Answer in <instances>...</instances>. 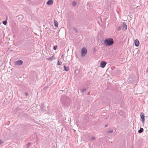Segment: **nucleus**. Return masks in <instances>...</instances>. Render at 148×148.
I'll return each instance as SVG.
<instances>
[{"mask_svg": "<svg viewBox=\"0 0 148 148\" xmlns=\"http://www.w3.org/2000/svg\"><path fill=\"white\" fill-rule=\"evenodd\" d=\"M60 103L64 107L69 106L71 103L70 99L65 95L62 96L60 98Z\"/></svg>", "mask_w": 148, "mask_h": 148, "instance_id": "f257e3e1", "label": "nucleus"}, {"mask_svg": "<svg viewBox=\"0 0 148 148\" xmlns=\"http://www.w3.org/2000/svg\"><path fill=\"white\" fill-rule=\"evenodd\" d=\"M114 42V40L112 38H107L104 40V43L106 46H111Z\"/></svg>", "mask_w": 148, "mask_h": 148, "instance_id": "f03ea898", "label": "nucleus"}, {"mask_svg": "<svg viewBox=\"0 0 148 148\" xmlns=\"http://www.w3.org/2000/svg\"><path fill=\"white\" fill-rule=\"evenodd\" d=\"M87 52L86 49L85 47H84L82 49L81 53L82 56H84Z\"/></svg>", "mask_w": 148, "mask_h": 148, "instance_id": "7ed1b4c3", "label": "nucleus"}, {"mask_svg": "<svg viewBox=\"0 0 148 148\" xmlns=\"http://www.w3.org/2000/svg\"><path fill=\"white\" fill-rule=\"evenodd\" d=\"M140 116L141 118V121L143 124H144L145 118L144 117V114L143 112H141L140 114Z\"/></svg>", "mask_w": 148, "mask_h": 148, "instance_id": "20e7f679", "label": "nucleus"}, {"mask_svg": "<svg viewBox=\"0 0 148 148\" xmlns=\"http://www.w3.org/2000/svg\"><path fill=\"white\" fill-rule=\"evenodd\" d=\"M23 63V62L21 60H18L16 61H15L14 62V64L15 65L19 66L21 64Z\"/></svg>", "mask_w": 148, "mask_h": 148, "instance_id": "39448f33", "label": "nucleus"}, {"mask_svg": "<svg viewBox=\"0 0 148 148\" xmlns=\"http://www.w3.org/2000/svg\"><path fill=\"white\" fill-rule=\"evenodd\" d=\"M123 27V29L124 30L126 31L127 29V25L125 22H123L121 25Z\"/></svg>", "mask_w": 148, "mask_h": 148, "instance_id": "423d86ee", "label": "nucleus"}, {"mask_svg": "<svg viewBox=\"0 0 148 148\" xmlns=\"http://www.w3.org/2000/svg\"><path fill=\"white\" fill-rule=\"evenodd\" d=\"M46 107L44 106V104H41V106L40 108L41 111L42 112H44L46 110Z\"/></svg>", "mask_w": 148, "mask_h": 148, "instance_id": "0eeeda50", "label": "nucleus"}, {"mask_svg": "<svg viewBox=\"0 0 148 148\" xmlns=\"http://www.w3.org/2000/svg\"><path fill=\"white\" fill-rule=\"evenodd\" d=\"M106 64V62L105 61L101 62L100 63V66L102 68H104Z\"/></svg>", "mask_w": 148, "mask_h": 148, "instance_id": "6e6552de", "label": "nucleus"}, {"mask_svg": "<svg viewBox=\"0 0 148 148\" xmlns=\"http://www.w3.org/2000/svg\"><path fill=\"white\" fill-rule=\"evenodd\" d=\"M135 46L136 47H138L139 45V42L137 39H136L134 42Z\"/></svg>", "mask_w": 148, "mask_h": 148, "instance_id": "1a4fd4ad", "label": "nucleus"}, {"mask_svg": "<svg viewBox=\"0 0 148 148\" xmlns=\"http://www.w3.org/2000/svg\"><path fill=\"white\" fill-rule=\"evenodd\" d=\"M53 3V0H49V1L47 2V4L48 5H51Z\"/></svg>", "mask_w": 148, "mask_h": 148, "instance_id": "9d476101", "label": "nucleus"}, {"mask_svg": "<svg viewBox=\"0 0 148 148\" xmlns=\"http://www.w3.org/2000/svg\"><path fill=\"white\" fill-rule=\"evenodd\" d=\"M46 59L48 60L52 61L55 59V56L54 55H53L50 58H47Z\"/></svg>", "mask_w": 148, "mask_h": 148, "instance_id": "9b49d317", "label": "nucleus"}, {"mask_svg": "<svg viewBox=\"0 0 148 148\" xmlns=\"http://www.w3.org/2000/svg\"><path fill=\"white\" fill-rule=\"evenodd\" d=\"M64 69L66 71H68L69 70V67L68 66H66L64 65Z\"/></svg>", "mask_w": 148, "mask_h": 148, "instance_id": "f8f14e48", "label": "nucleus"}, {"mask_svg": "<svg viewBox=\"0 0 148 148\" xmlns=\"http://www.w3.org/2000/svg\"><path fill=\"white\" fill-rule=\"evenodd\" d=\"M144 131V129L142 128H140V129L138 130V133H141L142 132Z\"/></svg>", "mask_w": 148, "mask_h": 148, "instance_id": "ddd939ff", "label": "nucleus"}, {"mask_svg": "<svg viewBox=\"0 0 148 148\" xmlns=\"http://www.w3.org/2000/svg\"><path fill=\"white\" fill-rule=\"evenodd\" d=\"M7 17L6 19L3 22V23L5 25H6L7 23Z\"/></svg>", "mask_w": 148, "mask_h": 148, "instance_id": "4468645a", "label": "nucleus"}, {"mask_svg": "<svg viewBox=\"0 0 148 148\" xmlns=\"http://www.w3.org/2000/svg\"><path fill=\"white\" fill-rule=\"evenodd\" d=\"M86 88H84L82 89L81 90L80 89V90L82 92H85L86 90Z\"/></svg>", "mask_w": 148, "mask_h": 148, "instance_id": "2eb2a0df", "label": "nucleus"}, {"mask_svg": "<svg viewBox=\"0 0 148 148\" xmlns=\"http://www.w3.org/2000/svg\"><path fill=\"white\" fill-rule=\"evenodd\" d=\"M54 25L55 26L57 27L58 26V22L56 20L54 21Z\"/></svg>", "mask_w": 148, "mask_h": 148, "instance_id": "dca6fc26", "label": "nucleus"}, {"mask_svg": "<svg viewBox=\"0 0 148 148\" xmlns=\"http://www.w3.org/2000/svg\"><path fill=\"white\" fill-rule=\"evenodd\" d=\"M77 5L76 2L75 1H73L72 2V6H75Z\"/></svg>", "mask_w": 148, "mask_h": 148, "instance_id": "f3484780", "label": "nucleus"}, {"mask_svg": "<svg viewBox=\"0 0 148 148\" xmlns=\"http://www.w3.org/2000/svg\"><path fill=\"white\" fill-rule=\"evenodd\" d=\"M30 144L31 143L30 142L28 143L27 144L26 148H28L30 146Z\"/></svg>", "mask_w": 148, "mask_h": 148, "instance_id": "a211bd4d", "label": "nucleus"}, {"mask_svg": "<svg viewBox=\"0 0 148 148\" xmlns=\"http://www.w3.org/2000/svg\"><path fill=\"white\" fill-rule=\"evenodd\" d=\"M113 130H108L107 132L108 133H112L113 132Z\"/></svg>", "mask_w": 148, "mask_h": 148, "instance_id": "6ab92c4d", "label": "nucleus"}, {"mask_svg": "<svg viewBox=\"0 0 148 148\" xmlns=\"http://www.w3.org/2000/svg\"><path fill=\"white\" fill-rule=\"evenodd\" d=\"M62 64V62H60L59 60H58V65H61Z\"/></svg>", "mask_w": 148, "mask_h": 148, "instance_id": "aec40b11", "label": "nucleus"}, {"mask_svg": "<svg viewBox=\"0 0 148 148\" xmlns=\"http://www.w3.org/2000/svg\"><path fill=\"white\" fill-rule=\"evenodd\" d=\"M73 29L74 30H75L76 32L77 33L78 32V30L76 29V28L73 27Z\"/></svg>", "mask_w": 148, "mask_h": 148, "instance_id": "412c9836", "label": "nucleus"}, {"mask_svg": "<svg viewBox=\"0 0 148 148\" xmlns=\"http://www.w3.org/2000/svg\"><path fill=\"white\" fill-rule=\"evenodd\" d=\"M57 48V46L56 45L54 46H53V49L54 50H56Z\"/></svg>", "mask_w": 148, "mask_h": 148, "instance_id": "4be33fe9", "label": "nucleus"}, {"mask_svg": "<svg viewBox=\"0 0 148 148\" xmlns=\"http://www.w3.org/2000/svg\"><path fill=\"white\" fill-rule=\"evenodd\" d=\"M91 139L92 140H94L95 139V136H93L91 137Z\"/></svg>", "mask_w": 148, "mask_h": 148, "instance_id": "5701e85b", "label": "nucleus"}, {"mask_svg": "<svg viewBox=\"0 0 148 148\" xmlns=\"http://www.w3.org/2000/svg\"><path fill=\"white\" fill-rule=\"evenodd\" d=\"M121 26H119L117 29V30L120 31V30H121Z\"/></svg>", "mask_w": 148, "mask_h": 148, "instance_id": "b1692460", "label": "nucleus"}, {"mask_svg": "<svg viewBox=\"0 0 148 148\" xmlns=\"http://www.w3.org/2000/svg\"><path fill=\"white\" fill-rule=\"evenodd\" d=\"M3 143V141L2 140H0V145L2 144Z\"/></svg>", "mask_w": 148, "mask_h": 148, "instance_id": "393cba45", "label": "nucleus"}, {"mask_svg": "<svg viewBox=\"0 0 148 148\" xmlns=\"http://www.w3.org/2000/svg\"><path fill=\"white\" fill-rule=\"evenodd\" d=\"M96 51V49L95 48H94V52L95 53Z\"/></svg>", "mask_w": 148, "mask_h": 148, "instance_id": "a878e982", "label": "nucleus"}, {"mask_svg": "<svg viewBox=\"0 0 148 148\" xmlns=\"http://www.w3.org/2000/svg\"><path fill=\"white\" fill-rule=\"evenodd\" d=\"M28 95V93L27 92H25V95L26 96H27Z\"/></svg>", "mask_w": 148, "mask_h": 148, "instance_id": "bb28decb", "label": "nucleus"}, {"mask_svg": "<svg viewBox=\"0 0 148 148\" xmlns=\"http://www.w3.org/2000/svg\"><path fill=\"white\" fill-rule=\"evenodd\" d=\"M64 54H63L61 58H63V56H64Z\"/></svg>", "mask_w": 148, "mask_h": 148, "instance_id": "cd10ccee", "label": "nucleus"}, {"mask_svg": "<svg viewBox=\"0 0 148 148\" xmlns=\"http://www.w3.org/2000/svg\"><path fill=\"white\" fill-rule=\"evenodd\" d=\"M108 126V124H106V125L105 126V127H106Z\"/></svg>", "mask_w": 148, "mask_h": 148, "instance_id": "c85d7f7f", "label": "nucleus"}, {"mask_svg": "<svg viewBox=\"0 0 148 148\" xmlns=\"http://www.w3.org/2000/svg\"><path fill=\"white\" fill-rule=\"evenodd\" d=\"M89 93H90V92H88V95H89Z\"/></svg>", "mask_w": 148, "mask_h": 148, "instance_id": "c756f323", "label": "nucleus"}]
</instances>
